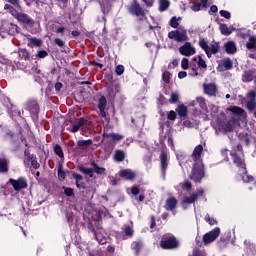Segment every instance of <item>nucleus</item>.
<instances>
[{"instance_id": "obj_26", "label": "nucleus", "mask_w": 256, "mask_h": 256, "mask_svg": "<svg viewBox=\"0 0 256 256\" xmlns=\"http://www.w3.org/2000/svg\"><path fill=\"white\" fill-rule=\"evenodd\" d=\"M246 48L251 50L253 49L256 51V36H250L247 43H246Z\"/></svg>"}, {"instance_id": "obj_11", "label": "nucleus", "mask_w": 256, "mask_h": 256, "mask_svg": "<svg viewBox=\"0 0 256 256\" xmlns=\"http://www.w3.org/2000/svg\"><path fill=\"white\" fill-rule=\"evenodd\" d=\"M247 101H246V107L249 111H255L256 109V92L255 90H251L246 95Z\"/></svg>"}, {"instance_id": "obj_36", "label": "nucleus", "mask_w": 256, "mask_h": 256, "mask_svg": "<svg viewBox=\"0 0 256 256\" xmlns=\"http://www.w3.org/2000/svg\"><path fill=\"white\" fill-rule=\"evenodd\" d=\"M223 67L226 69V71L233 69V61H231V59H225L223 61Z\"/></svg>"}, {"instance_id": "obj_43", "label": "nucleus", "mask_w": 256, "mask_h": 256, "mask_svg": "<svg viewBox=\"0 0 256 256\" xmlns=\"http://www.w3.org/2000/svg\"><path fill=\"white\" fill-rule=\"evenodd\" d=\"M201 7H203V4H201L199 2H193L191 5V9L195 12L201 11Z\"/></svg>"}, {"instance_id": "obj_19", "label": "nucleus", "mask_w": 256, "mask_h": 256, "mask_svg": "<svg viewBox=\"0 0 256 256\" xmlns=\"http://www.w3.org/2000/svg\"><path fill=\"white\" fill-rule=\"evenodd\" d=\"M119 176L122 177V179H125L126 181H133V179L137 177V174H135L133 170L125 169L119 172Z\"/></svg>"}, {"instance_id": "obj_44", "label": "nucleus", "mask_w": 256, "mask_h": 256, "mask_svg": "<svg viewBox=\"0 0 256 256\" xmlns=\"http://www.w3.org/2000/svg\"><path fill=\"white\" fill-rule=\"evenodd\" d=\"M198 67L202 69H207V63L205 62V60H203L201 56H198Z\"/></svg>"}, {"instance_id": "obj_50", "label": "nucleus", "mask_w": 256, "mask_h": 256, "mask_svg": "<svg viewBox=\"0 0 256 256\" xmlns=\"http://www.w3.org/2000/svg\"><path fill=\"white\" fill-rule=\"evenodd\" d=\"M221 17H224V19H231V13L226 10H220Z\"/></svg>"}, {"instance_id": "obj_5", "label": "nucleus", "mask_w": 256, "mask_h": 256, "mask_svg": "<svg viewBox=\"0 0 256 256\" xmlns=\"http://www.w3.org/2000/svg\"><path fill=\"white\" fill-rule=\"evenodd\" d=\"M199 45L203 51H205L207 57L211 58V55H216V53H219V43L212 42L211 44H207V41L205 39H201L199 41Z\"/></svg>"}, {"instance_id": "obj_17", "label": "nucleus", "mask_w": 256, "mask_h": 256, "mask_svg": "<svg viewBox=\"0 0 256 256\" xmlns=\"http://www.w3.org/2000/svg\"><path fill=\"white\" fill-rule=\"evenodd\" d=\"M205 95L208 97H215L217 95V86L213 83L203 85Z\"/></svg>"}, {"instance_id": "obj_61", "label": "nucleus", "mask_w": 256, "mask_h": 256, "mask_svg": "<svg viewBox=\"0 0 256 256\" xmlns=\"http://www.w3.org/2000/svg\"><path fill=\"white\" fill-rule=\"evenodd\" d=\"M187 77V72L181 71L178 73V79H185Z\"/></svg>"}, {"instance_id": "obj_1", "label": "nucleus", "mask_w": 256, "mask_h": 256, "mask_svg": "<svg viewBox=\"0 0 256 256\" xmlns=\"http://www.w3.org/2000/svg\"><path fill=\"white\" fill-rule=\"evenodd\" d=\"M228 111H231V113H234L232 118L228 122H220L218 125V129L216 130V133H231L233 129H237L239 127V122L243 117L245 116V110L243 108L238 106H232L228 108Z\"/></svg>"}, {"instance_id": "obj_6", "label": "nucleus", "mask_w": 256, "mask_h": 256, "mask_svg": "<svg viewBox=\"0 0 256 256\" xmlns=\"http://www.w3.org/2000/svg\"><path fill=\"white\" fill-rule=\"evenodd\" d=\"M169 39H174L177 43H181L183 41H187V30H176L168 33Z\"/></svg>"}, {"instance_id": "obj_49", "label": "nucleus", "mask_w": 256, "mask_h": 256, "mask_svg": "<svg viewBox=\"0 0 256 256\" xmlns=\"http://www.w3.org/2000/svg\"><path fill=\"white\" fill-rule=\"evenodd\" d=\"M8 3H11L14 7L21 9V0H7Z\"/></svg>"}, {"instance_id": "obj_12", "label": "nucleus", "mask_w": 256, "mask_h": 256, "mask_svg": "<svg viewBox=\"0 0 256 256\" xmlns=\"http://www.w3.org/2000/svg\"><path fill=\"white\" fill-rule=\"evenodd\" d=\"M160 167H161V173L163 177H165V174L167 173V169L169 167V156L165 151H162L160 154Z\"/></svg>"}, {"instance_id": "obj_10", "label": "nucleus", "mask_w": 256, "mask_h": 256, "mask_svg": "<svg viewBox=\"0 0 256 256\" xmlns=\"http://www.w3.org/2000/svg\"><path fill=\"white\" fill-rule=\"evenodd\" d=\"M162 249H177L179 247V242L175 237L164 238L161 241Z\"/></svg>"}, {"instance_id": "obj_3", "label": "nucleus", "mask_w": 256, "mask_h": 256, "mask_svg": "<svg viewBox=\"0 0 256 256\" xmlns=\"http://www.w3.org/2000/svg\"><path fill=\"white\" fill-rule=\"evenodd\" d=\"M4 9L5 11H8L12 17H15V19H17V21L20 23H24L25 25H34L35 23V21H33L29 15L23 12H17L16 9L9 4H5Z\"/></svg>"}, {"instance_id": "obj_30", "label": "nucleus", "mask_w": 256, "mask_h": 256, "mask_svg": "<svg viewBox=\"0 0 256 256\" xmlns=\"http://www.w3.org/2000/svg\"><path fill=\"white\" fill-rule=\"evenodd\" d=\"M179 117H185L187 115V106L185 105H179L176 109Z\"/></svg>"}, {"instance_id": "obj_37", "label": "nucleus", "mask_w": 256, "mask_h": 256, "mask_svg": "<svg viewBox=\"0 0 256 256\" xmlns=\"http://www.w3.org/2000/svg\"><path fill=\"white\" fill-rule=\"evenodd\" d=\"M65 177H66V174H65V171H63V166H59L58 167V179H59V181H65Z\"/></svg>"}, {"instance_id": "obj_35", "label": "nucleus", "mask_w": 256, "mask_h": 256, "mask_svg": "<svg viewBox=\"0 0 256 256\" xmlns=\"http://www.w3.org/2000/svg\"><path fill=\"white\" fill-rule=\"evenodd\" d=\"M170 103H178L179 102V92H172L170 94V99H169Z\"/></svg>"}, {"instance_id": "obj_32", "label": "nucleus", "mask_w": 256, "mask_h": 256, "mask_svg": "<svg viewBox=\"0 0 256 256\" xmlns=\"http://www.w3.org/2000/svg\"><path fill=\"white\" fill-rule=\"evenodd\" d=\"M177 189H183V191H189L191 189V182L185 181L177 186Z\"/></svg>"}, {"instance_id": "obj_33", "label": "nucleus", "mask_w": 256, "mask_h": 256, "mask_svg": "<svg viewBox=\"0 0 256 256\" xmlns=\"http://www.w3.org/2000/svg\"><path fill=\"white\" fill-rule=\"evenodd\" d=\"M92 167L94 173H98V175H102V173H105V168L99 167L95 162H92Z\"/></svg>"}, {"instance_id": "obj_27", "label": "nucleus", "mask_w": 256, "mask_h": 256, "mask_svg": "<svg viewBox=\"0 0 256 256\" xmlns=\"http://www.w3.org/2000/svg\"><path fill=\"white\" fill-rule=\"evenodd\" d=\"M158 4H159V11L163 12L169 9L171 2H169V0H159Z\"/></svg>"}, {"instance_id": "obj_64", "label": "nucleus", "mask_w": 256, "mask_h": 256, "mask_svg": "<svg viewBox=\"0 0 256 256\" xmlns=\"http://www.w3.org/2000/svg\"><path fill=\"white\" fill-rule=\"evenodd\" d=\"M217 11H219V8H217L216 5H212V6L210 7V12H211V13H217Z\"/></svg>"}, {"instance_id": "obj_55", "label": "nucleus", "mask_w": 256, "mask_h": 256, "mask_svg": "<svg viewBox=\"0 0 256 256\" xmlns=\"http://www.w3.org/2000/svg\"><path fill=\"white\" fill-rule=\"evenodd\" d=\"M31 165L33 167V169H39V167H41V165L39 164V162H37L36 159H31Z\"/></svg>"}, {"instance_id": "obj_18", "label": "nucleus", "mask_w": 256, "mask_h": 256, "mask_svg": "<svg viewBox=\"0 0 256 256\" xmlns=\"http://www.w3.org/2000/svg\"><path fill=\"white\" fill-rule=\"evenodd\" d=\"M98 108L100 111V116L107 119V113L105 112V109L107 108V98H105V96H102L98 100Z\"/></svg>"}, {"instance_id": "obj_22", "label": "nucleus", "mask_w": 256, "mask_h": 256, "mask_svg": "<svg viewBox=\"0 0 256 256\" xmlns=\"http://www.w3.org/2000/svg\"><path fill=\"white\" fill-rule=\"evenodd\" d=\"M164 207L166 211H173L177 207V199L175 197L168 198Z\"/></svg>"}, {"instance_id": "obj_9", "label": "nucleus", "mask_w": 256, "mask_h": 256, "mask_svg": "<svg viewBox=\"0 0 256 256\" xmlns=\"http://www.w3.org/2000/svg\"><path fill=\"white\" fill-rule=\"evenodd\" d=\"M179 53L181 55H184V57H191L192 55H195L197 51L190 42H186L183 46L179 48Z\"/></svg>"}, {"instance_id": "obj_7", "label": "nucleus", "mask_w": 256, "mask_h": 256, "mask_svg": "<svg viewBox=\"0 0 256 256\" xmlns=\"http://www.w3.org/2000/svg\"><path fill=\"white\" fill-rule=\"evenodd\" d=\"M9 183L12 185L14 191H21L22 189H27V179L20 177L17 180L11 178Z\"/></svg>"}, {"instance_id": "obj_14", "label": "nucleus", "mask_w": 256, "mask_h": 256, "mask_svg": "<svg viewBox=\"0 0 256 256\" xmlns=\"http://www.w3.org/2000/svg\"><path fill=\"white\" fill-rule=\"evenodd\" d=\"M202 195H203V189H198L191 196L184 197L182 200V203H183V205H185V204L191 205V203H195V201H197V199H199V197H202Z\"/></svg>"}, {"instance_id": "obj_29", "label": "nucleus", "mask_w": 256, "mask_h": 256, "mask_svg": "<svg viewBox=\"0 0 256 256\" xmlns=\"http://www.w3.org/2000/svg\"><path fill=\"white\" fill-rule=\"evenodd\" d=\"M29 47L33 48V47H41V45H43V41L41 39H37V38H30L29 39Z\"/></svg>"}, {"instance_id": "obj_15", "label": "nucleus", "mask_w": 256, "mask_h": 256, "mask_svg": "<svg viewBox=\"0 0 256 256\" xmlns=\"http://www.w3.org/2000/svg\"><path fill=\"white\" fill-rule=\"evenodd\" d=\"M199 106L201 109V113H207V102L203 97H197L195 100L190 102L191 107Z\"/></svg>"}, {"instance_id": "obj_47", "label": "nucleus", "mask_w": 256, "mask_h": 256, "mask_svg": "<svg viewBox=\"0 0 256 256\" xmlns=\"http://www.w3.org/2000/svg\"><path fill=\"white\" fill-rule=\"evenodd\" d=\"M181 67H182V69H184V70L189 69V59L183 58V59H182V62H181Z\"/></svg>"}, {"instance_id": "obj_60", "label": "nucleus", "mask_w": 256, "mask_h": 256, "mask_svg": "<svg viewBox=\"0 0 256 256\" xmlns=\"http://www.w3.org/2000/svg\"><path fill=\"white\" fill-rule=\"evenodd\" d=\"M73 177L76 179V183H79L83 179V176L77 173L73 174Z\"/></svg>"}, {"instance_id": "obj_34", "label": "nucleus", "mask_w": 256, "mask_h": 256, "mask_svg": "<svg viewBox=\"0 0 256 256\" xmlns=\"http://www.w3.org/2000/svg\"><path fill=\"white\" fill-rule=\"evenodd\" d=\"M90 145H93V140H79L78 141V147H89Z\"/></svg>"}, {"instance_id": "obj_63", "label": "nucleus", "mask_w": 256, "mask_h": 256, "mask_svg": "<svg viewBox=\"0 0 256 256\" xmlns=\"http://www.w3.org/2000/svg\"><path fill=\"white\" fill-rule=\"evenodd\" d=\"M24 155H25V157H27V161H28V162L33 159V156H32L31 153H29V151H27V150L24 152Z\"/></svg>"}, {"instance_id": "obj_39", "label": "nucleus", "mask_w": 256, "mask_h": 256, "mask_svg": "<svg viewBox=\"0 0 256 256\" xmlns=\"http://www.w3.org/2000/svg\"><path fill=\"white\" fill-rule=\"evenodd\" d=\"M124 234L126 235V237H133V228H131V226H126L123 228Z\"/></svg>"}, {"instance_id": "obj_45", "label": "nucleus", "mask_w": 256, "mask_h": 256, "mask_svg": "<svg viewBox=\"0 0 256 256\" xmlns=\"http://www.w3.org/2000/svg\"><path fill=\"white\" fill-rule=\"evenodd\" d=\"M204 219L207 223H209V225H217V220H215L214 218H211L209 214H207Z\"/></svg>"}, {"instance_id": "obj_40", "label": "nucleus", "mask_w": 256, "mask_h": 256, "mask_svg": "<svg viewBox=\"0 0 256 256\" xmlns=\"http://www.w3.org/2000/svg\"><path fill=\"white\" fill-rule=\"evenodd\" d=\"M95 237H96L98 243H100V245H105V243H107V238L106 237H102L101 233H96Z\"/></svg>"}, {"instance_id": "obj_42", "label": "nucleus", "mask_w": 256, "mask_h": 256, "mask_svg": "<svg viewBox=\"0 0 256 256\" xmlns=\"http://www.w3.org/2000/svg\"><path fill=\"white\" fill-rule=\"evenodd\" d=\"M170 26L173 27V29H177L179 27V19H177V17H172L170 20Z\"/></svg>"}, {"instance_id": "obj_21", "label": "nucleus", "mask_w": 256, "mask_h": 256, "mask_svg": "<svg viewBox=\"0 0 256 256\" xmlns=\"http://www.w3.org/2000/svg\"><path fill=\"white\" fill-rule=\"evenodd\" d=\"M226 53L229 55H233L234 53H237V44L233 41L226 42L224 45Z\"/></svg>"}, {"instance_id": "obj_58", "label": "nucleus", "mask_w": 256, "mask_h": 256, "mask_svg": "<svg viewBox=\"0 0 256 256\" xmlns=\"http://www.w3.org/2000/svg\"><path fill=\"white\" fill-rule=\"evenodd\" d=\"M131 193L133 194V195H139V193H140V190H139V187L138 186H133L132 188H131Z\"/></svg>"}, {"instance_id": "obj_23", "label": "nucleus", "mask_w": 256, "mask_h": 256, "mask_svg": "<svg viewBox=\"0 0 256 256\" xmlns=\"http://www.w3.org/2000/svg\"><path fill=\"white\" fill-rule=\"evenodd\" d=\"M235 31V27L233 26H227V24H220V33L222 35L229 36L231 33Z\"/></svg>"}, {"instance_id": "obj_25", "label": "nucleus", "mask_w": 256, "mask_h": 256, "mask_svg": "<svg viewBox=\"0 0 256 256\" xmlns=\"http://www.w3.org/2000/svg\"><path fill=\"white\" fill-rule=\"evenodd\" d=\"M9 171V160L0 158V173H7Z\"/></svg>"}, {"instance_id": "obj_38", "label": "nucleus", "mask_w": 256, "mask_h": 256, "mask_svg": "<svg viewBox=\"0 0 256 256\" xmlns=\"http://www.w3.org/2000/svg\"><path fill=\"white\" fill-rule=\"evenodd\" d=\"M115 159L116 161H123L125 159V152L118 150L115 152Z\"/></svg>"}, {"instance_id": "obj_24", "label": "nucleus", "mask_w": 256, "mask_h": 256, "mask_svg": "<svg viewBox=\"0 0 256 256\" xmlns=\"http://www.w3.org/2000/svg\"><path fill=\"white\" fill-rule=\"evenodd\" d=\"M255 79V72L249 70L243 73L242 75V81L243 83H251Z\"/></svg>"}, {"instance_id": "obj_16", "label": "nucleus", "mask_w": 256, "mask_h": 256, "mask_svg": "<svg viewBox=\"0 0 256 256\" xmlns=\"http://www.w3.org/2000/svg\"><path fill=\"white\" fill-rule=\"evenodd\" d=\"M88 125V121L87 119L85 118H80L77 123L73 124L72 125V128H71V132L72 133H77V131H79L80 129L82 131H85V127H87Z\"/></svg>"}, {"instance_id": "obj_4", "label": "nucleus", "mask_w": 256, "mask_h": 256, "mask_svg": "<svg viewBox=\"0 0 256 256\" xmlns=\"http://www.w3.org/2000/svg\"><path fill=\"white\" fill-rule=\"evenodd\" d=\"M205 177V172L203 170V162L198 161L194 163L192 171L190 173V179L195 181V183H201V179Z\"/></svg>"}, {"instance_id": "obj_20", "label": "nucleus", "mask_w": 256, "mask_h": 256, "mask_svg": "<svg viewBox=\"0 0 256 256\" xmlns=\"http://www.w3.org/2000/svg\"><path fill=\"white\" fill-rule=\"evenodd\" d=\"M201 153H203V146L202 145L196 146L194 151H193V154L191 156V159L195 163H199V161H201Z\"/></svg>"}, {"instance_id": "obj_41", "label": "nucleus", "mask_w": 256, "mask_h": 256, "mask_svg": "<svg viewBox=\"0 0 256 256\" xmlns=\"http://www.w3.org/2000/svg\"><path fill=\"white\" fill-rule=\"evenodd\" d=\"M81 173H84V175H89L90 177H93V169L91 168H85V167H80Z\"/></svg>"}, {"instance_id": "obj_54", "label": "nucleus", "mask_w": 256, "mask_h": 256, "mask_svg": "<svg viewBox=\"0 0 256 256\" xmlns=\"http://www.w3.org/2000/svg\"><path fill=\"white\" fill-rule=\"evenodd\" d=\"M48 53L45 50H40L38 51L37 57H39L40 59H45V57H47Z\"/></svg>"}, {"instance_id": "obj_62", "label": "nucleus", "mask_w": 256, "mask_h": 256, "mask_svg": "<svg viewBox=\"0 0 256 256\" xmlns=\"http://www.w3.org/2000/svg\"><path fill=\"white\" fill-rule=\"evenodd\" d=\"M193 256H207L205 252L194 250Z\"/></svg>"}, {"instance_id": "obj_56", "label": "nucleus", "mask_w": 256, "mask_h": 256, "mask_svg": "<svg viewBox=\"0 0 256 256\" xmlns=\"http://www.w3.org/2000/svg\"><path fill=\"white\" fill-rule=\"evenodd\" d=\"M176 118H177V114L175 113V111H170L168 113V119H170V121H175Z\"/></svg>"}, {"instance_id": "obj_51", "label": "nucleus", "mask_w": 256, "mask_h": 256, "mask_svg": "<svg viewBox=\"0 0 256 256\" xmlns=\"http://www.w3.org/2000/svg\"><path fill=\"white\" fill-rule=\"evenodd\" d=\"M141 247H143L142 242L138 241L133 243V249L136 251V253H139V249H141Z\"/></svg>"}, {"instance_id": "obj_52", "label": "nucleus", "mask_w": 256, "mask_h": 256, "mask_svg": "<svg viewBox=\"0 0 256 256\" xmlns=\"http://www.w3.org/2000/svg\"><path fill=\"white\" fill-rule=\"evenodd\" d=\"M116 74L123 75L125 73V67L123 65H118L115 70Z\"/></svg>"}, {"instance_id": "obj_31", "label": "nucleus", "mask_w": 256, "mask_h": 256, "mask_svg": "<svg viewBox=\"0 0 256 256\" xmlns=\"http://www.w3.org/2000/svg\"><path fill=\"white\" fill-rule=\"evenodd\" d=\"M106 137H109L110 139H112L113 141H121L122 139H124V136L121 134H117V133H109L106 134Z\"/></svg>"}, {"instance_id": "obj_46", "label": "nucleus", "mask_w": 256, "mask_h": 256, "mask_svg": "<svg viewBox=\"0 0 256 256\" xmlns=\"http://www.w3.org/2000/svg\"><path fill=\"white\" fill-rule=\"evenodd\" d=\"M54 153L58 155V157H63V150L61 149V146L56 145L54 147Z\"/></svg>"}, {"instance_id": "obj_2", "label": "nucleus", "mask_w": 256, "mask_h": 256, "mask_svg": "<svg viewBox=\"0 0 256 256\" xmlns=\"http://www.w3.org/2000/svg\"><path fill=\"white\" fill-rule=\"evenodd\" d=\"M231 157L233 163L239 167L240 172L242 173V181L244 183H253V176L247 174V170L245 168V158L243 156V146L237 145L234 152L231 153Z\"/></svg>"}, {"instance_id": "obj_8", "label": "nucleus", "mask_w": 256, "mask_h": 256, "mask_svg": "<svg viewBox=\"0 0 256 256\" xmlns=\"http://www.w3.org/2000/svg\"><path fill=\"white\" fill-rule=\"evenodd\" d=\"M219 235H221V229H219V227H216L203 236V241L206 245L209 243H213V241H215V239H217Z\"/></svg>"}, {"instance_id": "obj_13", "label": "nucleus", "mask_w": 256, "mask_h": 256, "mask_svg": "<svg viewBox=\"0 0 256 256\" xmlns=\"http://www.w3.org/2000/svg\"><path fill=\"white\" fill-rule=\"evenodd\" d=\"M129 13L132 15H136V17H141L145 15V11L141 7V4H139L137 1H134L131 6L129 7Z\"/></svg>"}, {"instance_id": "obj_48", "label": "nucleus", "mask_w": 256, "mask_h": 256, "mask_svg": "<svg viewBox=\"0 0 256 256\" xmlns=\"http://www.w3.org/2000/svg\"><path fill=\"white\" fill-rule=\"evenodd\" d=\"M162 79L165 83H169V81L171 80V73L169 72H164L162 75Z\"/></svg>"}, {"instance_id": "obj_57", "label": "nucleus", "mask_w": 256, "mask_h": 256, "mask_svg": "<svg viewBox=\"0 0 256 256\" xmlns=\"http://www.w3.org/2000/svg\"><path fill=\"white\" fill-rule=\"evenodd\" d=\"M63 190H64L65 195H67V197H71V195H73V189L63 187Z\"/></svg>"}, {"instance_id": "obj_53", "label": "nucleus", "mask_w": 256, "mask_h": 256, "mask_svg": "<svg viewBox=\"0 0 256 256\" xmlns=\"http://www.w3.org/2000/svg\"><path fill=\"white\" fill-rule=\"evenodd\" d=\"M142 3H144V5H146V7H153V5H155V0H141Z\"/></svg>"}, {"instance_id": "obj_28", "label": "nucleus", "mask_w": 256, "mask_h": 256, "mask_svg": "<svg viewBox=\"0 0 256 256\" xmlns=\"http://www.w3.org/2000/svg\"><path fill=\"white\" fill-rule=\"evenodd\" d=\"M28 111H30V113H38L39 112V105L37 104V101H31L28 104Z\"/></svg>"}, {"instance_id": "obj_59", "label": "nucleus", "mask_w": 256, "mask_h": 256, "mask_svg": "<svg viewBox=\"0 0 256 256\" xmlns=\"http://www.w3.org/2000/svg\"><path fill=\"white\" fill-rule=\"evenodd\" d=\"M56 45H58V47H63L65 45V42L63 40H61L60 38H56L55 40Z\"/></svg>"}]
</instances>
